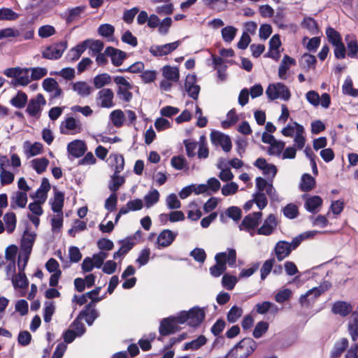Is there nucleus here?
Wrapping results in <instances>:
<instances>
[{
	"label": "nucleus",
	"mask_w": 358,
	"mask_h": 358,
	"mask_svg": "<svg viewBox=\"0 0 358 358\" xmlns=\"http://www.w3.org/2000/svg\"><path fill=\"white\" fill-rule=\"evenodd\" d=\"M257 192L254 194V201L259 209L264 208L267 205V199L264 192L273 201H278L279 197L273 185L265 179L257 177L256 178Z\"/></svg>",
	"instance_id": "1"
},
{
	"label": "nucleus",
	"mask_w": 358,
	"mask_h": 358,
	"mask_svg": "<svg viewBox=\"0 0 358 358\" xmlns=\"http://www.w3.org/2000/svg\"><path fill=\"white\" fill-rule=\"evenodd\" d=\"M216 264L210 268V274L214 277H219L229 266H234L236 262V253L234 249H227V251L220 252L215 256Z\"/></svg>",
	"instance_id": "2"
},
{
	"label": "nucleus",
	"mask_w": 358,
	"mask_h": 358,
	"mask_svg": "<svg viewBox=\"0 0 358 358\" xmlns=\"http://www.w3.org/2000/svg\"><path fill=\"white\" fill-rule=\"evenodd\" d=\"M281 134L285 137L293 138L294 146L301 150L306 143V134L304 127L296 122L287 124L281 130Z\"/></svg>",
	"instance_id": "3"
},
{
	"label": "nucleus",
	"mask_w": 358,
	"mask_h": 358,
	"mask_svg": "<svg viewBox=\"0 0 358 358\" xmlns=\"http://www.w3.org/2000/svg\"><path fill=\"white\" fill-rule=\"evenodd\" d=\"M173 321L176 324L187 322L188 325L196 327L201 323V308L194 306L188 311H181L176 316H173Z\"/></svg>",
	"instance_id": "4"
},
{
	"label": "nucleus",
	"mask_w": 358,
	"mask_h": 358,
	"mask_svg": "<svg viewBox=\"0 0 358 358\" xmlns=\"http://www.w3.org/2000/svg\"><path fill=\"white\" fill-rule=\"evenodd\" d=\"M266 94L271 101L278 99L283 101H288L291 96V92L289 88L281 83H275L268 85L266 90Z\"/></svg>",
	"instance_id": "5"
},
{
	"label": "nucleus",
	"mask_w": 358,
	"mask_h": 358,
	"mask_svg": "<svg viewBox=\"0 0 358 358\" xmlns=\"http://www.w3.org/2000/svg\"><path fill=\"white\" fill-rule=\"evenodd\" d=\"M67 41H62L47 46L42 52V57L46 59L57 60L62 57L66 50Z\"/></svg>",
	"instance_id": "6"
},
{
	"label": "nucleus",
	"mask_w": 358,
	"mask_h": 358,
	"mask_svg": "<svg viewBox=\"0 0 358 358\" xmlns=\"http://www.w3.org/2000/svg\"><path fill=\"white\" fill-rule=\"evenodd\" d=\"M331 287V284L326 281L322 283L319 287H313L308 290L305 294L300 297V303L303 306H306L313 302L317 297L320 296L325 291L328 290Z\"/></svg>",
	"instance_id": "7"
},
{
	"label": "nucleus",
	"mask_w": 358,
	"mask_h": 358,
	"mask_svg": "<svg viewBox=\"0 0 358 358\" xmlns=\"http://www.w3.org/2000/svg\"><path fill=\"white\" fill-rule=\"evenodd\" d=\"M46 104V101L42 94H38L35 98L31 99L27 104L26 112L30 117L39 118L42 106Z\"/></svg>",
	"instance_id": "8"
},
{
	"label": "nucleus",
	"mask_w": 358,
	"mask_h": 358,
	"mask_svg": "<svg viewBox=\"0 0 358 358\" xmlns=\"http://www.w3.org/2000/svg\"><path fill=\"white\" fill-rule=\"evenodd\" d=\"M306 99L310 105L315 107L321 105L322 108H328L331 103V98L327 93H323L320 96L319 94L314 90L308 91L306 94Z\"/></svg>",
	"instance_id": "9"
},
{
	"label": "nucleus",
	"mask_w": 358,
	"mask_h": 358,
	"mask_svg": "<svg viewBox=\"0 0 358 358\" xmlns=\"http://www.w3.org/2000/svg\"><path fill=\"white\" fill-rule=\"evenodd\" d=\"M94 301L88 303L84 308L79 313L78 317L81 320L85 319L89 326H92L94 322L99 317V313L95 308Z\"/></svg>",
	"instance_id": "10"
},
{
	"label": "nucleus",
	"mask_w": 358,
	"mask_h": 358,
	"mask_svg": "<svg viewBox=\"0 0 358 358\" xmlns=\"http://www.w3.org/2000/svg\"><path fill=\"white\" fill-rule=\"evenodd\" d=\"M36 237V233L29 232V224L27 223L20 243L21 250L23 254H31Z\"/></svg>",
	"instance_id": "11"
},
{
	"label": "nucleus",
	"mask_w": 358,
	"mask_h": 358,
	"mask_svg": "<svg viewBox=\"0 0 358 358\" xmlns=\"http://www.w3.org/2000/svg\"><path fill=\"white\" fill-rule=\"evenodd\" d=\"M180 43V41H177L162 45H152L150 48L149 51L154 57H162L167 55L176 50Z\"/></svg>",
	"instance_id": "12"
},
{
	"label": "nucleus",
	"mask_w": 358,
	"mask_h": 358,
	"mask_svg": "<svg viewBox=\"0 0 358 358\" xmlns=\"http://www.w3.org/2000/svg\"><path fill=\"white\" fill-rule=\"evenodd\" d=\"M178 236V232L170 229H164L158 235L156 245L157 249L169 247L172 244Z\"/></svg>",
	"instance_id": "13"
},
{
	"label": "nucleus",
	"mask_w": 358,
	"mask_h": 358,
	"mask_svg": "<svg viewBox=\"0 0 358 358\" xmlns=\"http://www.w3.org/2000/svg\"><path fill=\"white\" fill-rule=\"evenodd\" d=\"M210 139L214 145L221 146L226 152L231 149V141L228 135L220 131H213L210 134Z\"/></svg>",
	"instance_id": "14"
},
{
	"label": "nucleus",
	"mask_w": 358,
	"mask_h": 358,
	"mask_svg": "<svg viewBox=\"0 0 358 358\" xmlns=\"http://www.w3.org/2000/svg\"><path fill=\"white\" fill-rule=\"evenodd\" d=\"M105 54L110 57L112 64L116 67L121 66L127 58V53L125 52L111 46H108L105 49Z\"/></svg>",
	"instance_id": "15"
},
{
	"label": "nucleus",
	"mask_w": 358,
	"mask_h": 358,
	"mask_svg": "<svg viewBox=\"0 0 358 358\" xmlns=\"http://www.w3.org/2000/svg\"><path fill=\"white\" fill-rule=\"evenodd\" d=\"M178 330L177 326L173 321V316L164 318L160 321L159 333L161 336H169L175 334Z\"/></svg>",
	"instance_id": "16"
},
{
	"label": "nucleus",
	"mask_w": 358,
	"mask_h": 358,
	"mask_svg": "<svg viewBox=\"0 0 358 358\" xmlns=\"http://www.w3.org/2000/svg\"><path fill=\"white\" fill-rule=\"evenodd\" d=\"M67 151L69 155L75 158L82 157L87 151L86 144L83 141L74 140L67 145Z\"/></svg>",
	"instance_id": "17"
},
{
	"label": "nucleus",
	"mask_w": 358,
	"mask_h": 358,
	"mask_svg": "<svg viewBox=\"0 0 358 358\" xmlns=\"http://www.w3.org/2000/svg\"><path fill=\"white\" fill-rule=\"evenodd\" d=\"M114 93L111 89L103 88L97 94V99L101 101L100 106L102 108H110L114 106L113 99Z\"/></svg>",
	"instance_id": "18"
},
{
	"label": "nucleus",
	"mask_w": 358,
	"mask_h": 358,
	"mask_svg": "<svg viewBox=\"0 0 358 358\" xmlns=\"http://www.w3.org/2000/svg\"><path fill=\"white\" fill-rule=\"evenodd\" d=\"M295 248H294L293 241L291 243L283 241L278 242L275 248L277 259L279 261H282L290 254L292 250H294Z\"/></svg>",
	"instance_id": "19"
},
{
	"label": "nucleus",
	"mask_w": 358,
	"mask_h": 358,
	"mask_svg": "<svg viewBox=\"0 0 358 358\" xmlns=\"http://www.w3.org/2000/svg\"><path fill=\"white\" fill-rule=\"evenodd\" d=\"M323 203L322 199L317 195H308L305 199V208L310 213H317Z\"/></svg>",
	"instance_id": "20"
},
{
	"label": "nucleus",
	"mask_w": 358,
	"mask_h": 358,
	"mask_svg": "<svg viewBox=\"0 0 358 358\" xmlns=\"http://www.w3.org/2000/svg\"><path fill=\"white\" fill-rule=\"evenodd\" d=\"M254 165L262 171L263 173L268 178H274L277 173V168L272 164L267 163L264 158H258Z\"/></svg>",
	"instance_id": "21"
},
{
	"label": "nucleus",
	"mask_w": 358,
	"mask_h": 358,
	"mask_svg": "<svg viewBox=\"0 0 358 358\" xmlns=\"http://www.w3.org/2000/svg\"><path fill=\"white\" fill-rule=\"evenodd\" d=\"M90 39L85 40L82 43L78 44L76 46L72 48L66 54V58L70 62H75L78 60L81 55L88 48Z\"/></svg>",
	"instance_id": "22"
},
{
	"label": "nucleus",
	"mask_w": 358,
	"mask_h": 358,
	"mask_svg": "<svg viewBox=\"0 0 358 358\" xmlns=\"http://www.w3.org/2000/svg\"><path fill=\"white\" fill-rule=\"evenodd\" d=\"M261 217L262 213L260 212H256L245 216L242 221L240 229L245 230L254 229L258 225Z\"/></svg>",
	"instance_id": "23"
},
{
	"label": "nucleus",
	"mask_w": 358,
	"mask_h": 358,
	"mask_svg": "<svg viewBox=\"0 0 358 358\" xmlns=\"http://www.w3.org/2000/svg\"><path fill=\"white\" fill-rule=\"evenodd\" d=\"M64 203V193L54 187V199L50 201L52 210L57 214H62V208Z\"/></svg>",
	"instance_id": "24"
},
{
	"label": "nucleus",
	"mask_w": 358,
	"mask_h": 358,
	"mask_svg": "<svg viewBox=\"0 0 358 358\" xmlns=\"http://www.w3.org/2000/svg\"><path fill=\"white\" fill-rule=\"evenodd\" d=\"M277 226L276 217L274 215L271 214L264 220L262 226L259 228L257 233L261 235L268 236L273 233Z\"/></svg>",
	"instance_id": "25"
},
{
	"label": "nucleus",
	"mask_w": 358,
	"mask_h": 358,
	"mask_svg": "<svg viewBox=\"0 0 358 358\" xmlns=\"http://www.w3.org/2000/svg\"><path fill=\"white\" fill-rule=\"evenodd\" d=\"M185 147L187 155L189 157L195 156V150L198 147L197 156L199 159H201V136L199 137V143L192 141L190 139H185L183 141Z\"/></svg>",
	"instance_id": "26"
},
{
	"label": "nucleus",
	"mask_w": 358,
	"mask_h": 358,
	"mask_svg": "<svg viewBox=\"0 0 358 358\" xmlns=\"http://www.w3.org/2000/svg\"><path fill=\"white\" fill-rule=\"evenodd\" d=\"M352 310V306L346 301H338L335 302L331 308L334 314L338 315L341 317H345Z\"/></svg>",
	"instance_id": "27"
},
{
	"label": "nucleus",
	"mask_w": 358,
	"mask_h": 358,
	"mask_svg": "<svg viewBox=\"0 0 358 358\" xmlns=\"http://www.w3.org/2000/svg\"><path fill=\"white\" fill-rule=\"evenodd\" d=\"M295 64V60L285 55L278 68V77L281 80H286L288 78L287 72L292 65Z\"/></svg>",
	"instance_id": "28"
},
{
	"label": "nucleus",
	"mask_w": 358,
	"mask_h": 358,
	"mask_svg": "<svg viewBox=\"0 0 358 358\" xmlns=\"http://www.w3.org/2000/svg\"><path fill=\"white\" fill-rule=\"evenodd\" d=\"M60 133L62 134H68L67 130H76L78 129V132L81 129V124L79 121H77L73 117H69L65 119L64 121L62 122L60 127Z\"/></svg>",
	"instance_id": "29"
},
{
	"label": "nucleus",
	"mask_w": 358,
	"mask_h": 358,
	"mask_svg": "<svg viewBox=\"0 0 358 358\" xmlns=\"http://www.w3.org/2000/svg\"><path fill=\"white\" fill-rule=\"evenodd\" d=\"M348 331L352 340L356 341L358 338V313L354 312L352 318L348 323Z\"/></svg>",
	"instance_id": "30"
},
{
	"label": "nucleus",
	"mask_w": 358,
	"mask_h": 358,
	"mask_svg": "<svg viewBox=\"0 0 358 358\" xmlns=\"http://www.w3.org/2000/svg\"><path fill=\"white\" fill-rule=\"evenodd\" d=\"M72 90L80 96H87L91 94L92 88L85 81L72 83Z\"/></svg>",
	"instance_id": "31"
},
{
	"label": "nucleus",
	"mask_w": 358,
	"mask_h": 358,
	"mask_svg": "<svg viewBox=\"0 0 358 358\" xmlns=\"http://www.w3.org/2000/svg\"><path fill=\"white\" fill-rule=\"evenodd\" d=\"M10 199L11 208H15L16 206L23 208L26 206L27 202V195L24 192L17 191L15 195L12 196Z\"/></svg>",
	"instance_id": "32"
},
{
	"label": "nucleus",
	"mask_w": 358,
	"mask_h": 358,
	"mask_svg": "<svg viewBox=\"0 0 358 358\" xmlns=\"http://www.w3.org/2000/svg\"><path fill=\"white\" fill-rule=\"evenodd\" d=\"M119 243L121 245V247L113 254L114 259L123 257L132 249L134 245L129 238L120 240Z\"/></svg>",
	"instance_id": "33"
},
{
	"label": "nucleus",
	"mask_w": 358,
	"mask_h": 358,
	"mask_svg": "<svg viewBox=\"0 0 358 358\" xmlns=\"http://www.w3.org/2000/svg\"><path fill=\"white\" fill-rule=\"evenodd\" d=\"M86 9V6H79L74 8H69L66 13L65 20L69 24L78 19L81 13Z\"/></svg>",
	"instance_id": "34"
},
{
	"label": "nucleus",
	"mask_w": 358,
	"mask_h": 358,
	"mask_svg": "<svg viewBox=\"0 0 358 358\" xmlns=\"http://www.w3.org/2000/svg\"><path fill=\"white\" fill-rule=\"evenodd\" d=\"M28 101V96L24 92L18 91L15 96L10 101V104L16 108H23Z\"/></svg>",
	"instance_id": "35"
},
{
	"label": "nucleus",
	"mask_w": 358,
	"mask_h": 358,
	"mask_svg": "<svg viewBox=\"0 0 358 358\" xmlns=\"http://www.w3.org/2000/svg\"><path fill=\"white\" fill-rule=\"evenodd\" d=\"M124 182V177L120 176H119V173H115V172H114L108 182V189L112 192V193H115Z\"/></svg>",
	"instance_id": "36"
},
{
	"label": "nucleus",
	"mask_w": 358,
	"mask_h": 358,
	"mask_svg": "<svg viewBox=\"0 0 358 358\" xmlns=\"http://www.w3.org/2000/svg\"><path fill=\"white\" fill-rule=\"evenodd\" d=\"M192 192L197 195L201 194V184L196 186L194 184L187 185L179 192L178 195L181 199H185L191 195Z\"/></svg>",
	"instance_id": "37"
},
{
	"label": "nucleus",
	"mask_w": 358,
	"mask_h": 358,
	"mask_svg": "<svg viewBox=\"0 0 358 358\" xmlns=\"http://www.w3.org/2000/svg\"><path fill=\"white\" fill-rule=\"evenodd\" d=\"M111 83V76L106 73H100L93 78V84L96 89H101Z\"/></svg>",
	"instance_id": "38"
},
{
	"label": "nucleus",
	"mask_w": 358,
	"mask_h": 358,
	"mask_svg": "<svg viewBox=\"0 0 358 358\" xmlns=\"http://www.w3.org/2000/svg\"><path fill=\"white\" fill-rule=\"evenodd\" d=\"M163 76L168 80L178 81L179 79V70L177 67L166 65L162 69Z\"/></svg>",
	"instance_id": "39"
},
{
	"label": "nucleus",
	"mask_w": 358,
	"mask_h": 358,
	"mask_svg": "<svg viewBox=\"0 0 358 358\" xmlns=\"http://www.w3.org/2000/svg\"><path fill=\"white\" fill-rule=\"evenodd\" d=\"M348 346V341L347 338H343L338 341L331 352V357L332 358H336L339 357Z\"/></svg>",
	"instance_id": "40"
},
{
	"label": "nucleus",
	"mask_w": 358,
	"mask_h": 358,
	"mask_svg": "<svg viewBox=\"0 0 358 358\" xmlns=\"http://www.w3.org/2000/svg\"><path fill=\"white\" fill-rule=\"evenodd\" d=\"M31 166L38 174L43 173L49 164V160L46 157L36 158L31 162Z\"/></svg>",
	"instance_id": "41"
},
{
	"label": "nucleus",
	"mask_w": 358,
	"mask_h": 358,
	"mask_svg": "<svg viewBox=\"0 0 358 358\" xmlns=\"http://www.w3.org/2000/svg\"><path fill=\"white\" fill-rule=\"evenodd\" d=\"M25 153L29 157H34L39 155L43 150V145L41 143L35 142L29 144L28 141L24 143Z\"/></svg>",
	"instance_id": "42"
},
{
	"label": "nucleus",
	"mask_w": 358,
	"mask_h": 358,
	"mask_svg": "<svg viewBox=\"0 0 358 358\" xmlns=\"http://www.w3.org/2000/svg\"><path fill=\"white\" fill-rule=\"evenodd\" d=\"M29 72H23L22 74L18 76L15 79H13L10 81V85L14 88L19 86H27L31 80L29 76Z\"/></svg>",
	"instance_id": "43"
},
{
	"label": "nucleus",
	"mask_w": 358,
	"mask_h": 358,
	"mask_svg": "<svg viewBox=\"0 0 358 358\" xmlns=\"http://www.w3.org/2000/svg\"><path fill=\"white\" fill-rule=\"evenodd\" d=\"M315 186V180L309 174H303L300 183L301 189L304 192L313 189Z\"/></svg>",
	"instance_id": "44"
},
{
	"label": "nucleus",
	"mask_w": 358,
	"mask_h": 358,
	"mask_svg": "<svg viewBox=\"0 0 358 358\" xmlns=\"http://www.w3.org/2000/svg\"><path fill=\"white\" fill-rule=\"evenodd\" d=\"M3 221L6 226V231L8 234L14 231L16 227V216L13 212L6 213L3 216Z\"/></svg>",
	"instance_id": "45"
},
{
	"label": "nucleus",
	"mask_w": 358,
	"mask_h": 358,
	"mask_svg": "<svg viewBox=\"0 0 358 358\" xmlns=\"http://www.w3.org/2000/svg\"><path fill=\"white\" fill-rule=\"evenodd\" d=\"M13 287L16 288L25 289L29 286V281L24 273H18L12 278Z\"/></svg>",
	"instance_id": "46"
},
{
	"label": "nucleus",
	"mask_w": 358,
	"mask_h": 358,
	"mask_svg": "<svg viewBox=\"0 0 358 358\" xmlns=\"http://www.w3.org/2000/svg\"><path fill=\"white\" fill-rule=\"evenodd\" d=\"M55 311V306L53 301H46L44 303L43 320L45 323H49Z\"/></svg>",
	"instance_id": "47"
},
{
	"label": "nucleus",
	"mask_w": 358,
	"mask_h": 358,
	"mask_svg": "<svg viewBox=\"0 0 358 358\" xmlns=\"http://www.w3.org/2000/svg\"><path fill=\"white\" fill-rule=\"evenodd\" d=\"M238 191V185L235 182H228L221 189V193L224 196H233Z\"/></svg>",
	"instance_id": "48"
},
{
	"label": "nucleus",
	"mask_w": 358,
	"mask_h": 358,
	"mask_svg": "<svg viewBox=\"0 0 358 358\" xmlns=\"http://www.w3.org/2000/svg\"><path fill=\"white\" fill-rule=\"evenodd\" d=\"M343 92L345 94L356 97L358 96V89L353 88L352 80L350 77H347L342 87Z\"/></svg>",
	"instance_id": "49"
},
{
	"label": "nucleus",
	"mask_w": 358,
	"mask_h": 358,
	"mask_svg": "<svg viewBox=\"0 0 358 358\" xmlns=\"http://www.w3.org/2000/svg\"><path fill=\"white\" fill-rule=\"evenodd\" d=\"M159 199V192L154 189L152 191H150L145 196L144 201L145 204L147 208H150L157 203Z\"/></svg>",
	"instance_id": "50"
},
{
	"label": "nucleus",
	"mask_w": 358,
	"mask_h": 358,
	"mask_svg": "<svg viewBox=\"0 0 358 358\" xmlns=\"http://www.w3.org/2000/svg\"><path fill=\"white\" fill-rule=\"evenodd\" d=\"M110 119L114 126L120 127L123 125L124 115L121 110H115L110 113Z\"/></svg>",
	"instance_id": "51"
},
{
	"label": "nucleus",
	"mask_w": 358,
	"mask_h": 358,
	"mask_svg": "<svg viewBox=\"0 0 358 358\" xmlns=\"http://www.w3.org/2000/svg\"><path fill=\"white\" fill-rule=\"evenodd\" d=\"M220 188V182L215 178H210L206 185H203V193L216 192Z\"/></svg>",
	"instance_id": "52"
},
{
	"label": "nucleus",
	"mask_w": 358,
	"mask_h": 358,
	"mask_svg": "<svg viewBox=\"0 0 358 358\" xmlns=\"http://www.w3.org/2000/svg\"><path fill=\"white\" fill-rule=\"evenodd\" d=\"M238 120V117L236 115L234 109L230 110L227 114L226 119L222 122V126L223 128H229L232 125L235 124Z\"/></svg>",
	"instance_id": "53"
},
{
	"label": "nucleus",
	"mask_w": 358,
	"mask_h": 358,
	"mask_svg": "<svg viewBox=\"0 0 358 358\" xmlns=\"http://www.w3.org/2000/svg\"><path fill=\"white\" fill-rule=\"evenodd\" d=\"M19 14L13 11L11 8H0V20L13 21L17 19Z\"/></svg>",
	"instance_id": "54"
},
{
	"label": "nucleus",
	"mask_w": 358,
	"mask_h": 358,
	"mask_svg": "<svg viewBox=\"0 0 358 358\" xmlns=\"http://www.w3.org/2000/svg\"><path fill=\"white\" fill-rule=\"evenodd\" d=\"M29 71L28 68H21L19 66L7 68L6 69L3 73L7 77L13 79H15L18 76L23 73V72Z\"/></svg>",
	"instance_id": "55"
},
{
	"label": "nucleus",
	"mask_w": 358,
	"mask_h": 358,
	"mask_svg": "<svg viewBox=\"0 0 358 358\" xmlns=\"http://www.w3.org/2000/svg\"><path fill=\"white\" fill-rule=\"evenodd\" d=\"M50 74L51 76H60L67 80H71L75 77V70L71 67H66L63 68L59 71H51Z\"/></svg>",
	"instance_id": "56"
},
{
	"label": "nucleus",
	"mask_w": 358,
	"mask_h": 358,
	"mask_svg": "<svg viewBox=\"0 0 358 358\" xmlns=\"http://www.w3.org/2000/svg\"><path fill=\"white\" fill-rule=\"evenodd\" d=\"M97 32L100 36L104 38H110L114 35L115 28L113 25L105 23L99 25Z\"/></svg>",
	"instance_id": "57"
},
{
	"label": "nucleus",
	"mask_w": 358,
	"mask_h": 358,
	"mask_svg": "<svg viewBox=\"0 0 358 358\" xmlns=\"http://www.w3.org/2000/svg\"><path fill=\"white\" fill-rule=\"evenodd\" d=\"M285 143L283 141L275 140L273 143L270 145L268 152L271 155L280 157L285 148Z\"/></svg>",
	"instance_id": "58"
},
{
	"label": "nucleus",
	"mask_w": 358,
	"mask_h": 358,
	"mask_svg": "<svg viewBox=\"0 0 358 358\" xmlns=\"http://www.w3.org/2000/svg\"><path fill=\"white\" fill-rule=\"evenodd\" d=\"M237 32V29L233 26H227L222 29V36L227 43L231 42Z\"/></svg>",
	"instance_id": "59"
},
{
	"label": "nucleus",
	"mask_w": 358,
	"mask_h": 358,
	"mask_svg": "<svg viewBox=\"0 0 358 358\" xmlns=\"http://www.w3.org/2000/svg\"><path fill=\"white\" fill-rule=\"evenodd\" d=\"M237 282V277L230 274H224L222 279V286L229 290H231L235 287Z\"/></svg>",
	"instance_id": "60"
},
{
	"label": "nucleus",
	"mask_w": 358,
	"mask_h": 358,
	"mask_svg": "<svg viewBox=\"0 0 358 358\" xmlns=\"http://www.w3.org/2000/svg\"><path fill=\"white\" fill-rule=\"evenodd\" d=\"M113 158L115 164H112V166H115L114 172L115 173H120L123 171L124 167V159L122 155L113 154L110 155L109 159Z\"/></svg>",
	"instance_id": "61"
},
{
	"label": "nucleus",
	"mask_w": 358,
	"mask_h": 358,
	"mask_svg": "<svg viewBox=\"0 0 358 358\" xmlns=\"http://www.w3.org/2000/svg\"><path fill=\"white\" fill-rule=\"evenodd\" d=\"M166 205L170 210L178 209L181 207V203L176 194H170L166 199Z\"/></svg>",
	"instance_id": "62"
},
{
	"label": "nucleus",
	"mask_w": 358,
	"mask_h": 358,
	"mask_svg": "<svg viewBox=\"0 0 358 358\" xmlns=\"http://www.w3.org/2000/svg\"><path fill=\"white\" fill-rule=\"evenodd\" d=\"M71 327L73 328L72 330L74 331L78 337L82 336L86 332V328L84 324L81 322V320L78 317L73 321Z\"/></svg>",
	"instance_id": "63"
},
{
	"label": "nucleus",
	"mask_w": 358,
	"mask_h": 358,
	"mask_svg": "<svg viewBox=\"0 0 358 358\" xmlns=\"http://www.w3.org/2000/svg\"><path fill=\"white\" fill-rule=\"evenodd\" d=\"M107 257L108 253L104 251H100L94 254L91 259L93 261L94 267L96 268H100L103 266L104 260L107 258Z\"/></svg>",
	"instance_id": "64"
}]
</instances>
